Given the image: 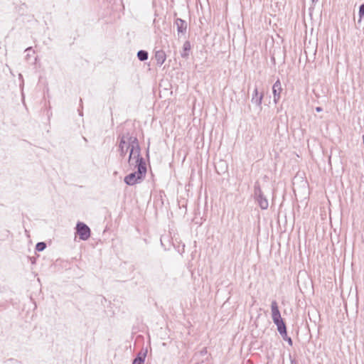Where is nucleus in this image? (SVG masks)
<instances>
[{"label": "nucleus", "mask_w": 364, "mask_h": 364, "mask_svg": "<svg viewBox=\"0 0 364 364\" xmlns=\"http://www.w3.org/2000/svg\"><path fill=\"white\" fill-rule=\"evenodd\" d=\"M128 163L132 168H136V171L127 175L124 178V183L128 186H134L141 183L146 177L147 168L145 159L141 155L137 145L132 146L131 153L129 154Z\"/></svg>", "instance_id": "obj_1"}, {"label": "nucleus", "mask_w": 364, "mask_h": 364, "mask_svg": "<svg viewBox=\"0 0 364 364\" xmlns=\"http://www.w3.org/2000/svg\"><path fill=\"white\" fill-rule=\"evenodd\" d=\"M118 151L122 159L126 156L128 150L129 151V154L131 153L132 146H134V145H137L141 150L136 136L130 134L129 132L120 134L118 136Z\"/></svg>", "instance_id": "obj_2"}, {"label": "nucleus", "mask_w": 364, "mask_h": 364, "mask_svg": "<svg viewBox=\"0 0 364 364\" xmlns=\"http://www.w3.org/2000/svg\"><path fill=\"white\" fill-rule=\"evenodd\" d=\"M272 318L274 323L277 326V331L282 337L287 336V326L283 318L281 316L278 304L276 301H272L271 304Z\"/></svg>", "instance_id": "obj_3"}, {"label": "nucleus", "mask_w": 364, "mask_h": 364, "mask_svg": "<svg viewBox=\"0 0 364 364\" xmlns=\"http://www.w3.org/2000/svg\"><path fill=\"white\" fill-rule=\"evenodd\" d=\"M254 199L262 210H267L268 208V200L264 195L258 181L255 182L254 186Z\"/></svg>", "instance_id": "obj_4"}, {"label": "nucleus", "mask_w": 364, "mask_h": 364, "mask_svg": "<svg viewBox=\"0 0 364 364\" xmlns=\"http://www.w3.org/2000/svg\"><path fill=\"white\" fill-rule=\"evenodd\" d=\"M75 230V234L79 236L81 240L86 241L90 237V228L83 222L78 221L77 223Z\"/></svg>", "instance_id": "obj_5"}, {"label": "nucleus", "mask_w": 364, "mask_h": 364, "mask_svg": "<svg viewBox=\"0 0 364 364\" xmlns=\"http://www.w3.org/2000/svg\"><path fill=\"white\" fill-rule=\"evenodd\" d=\"M282 90L280 80L278 79L272 86V92L274 95V101L277 103L280 99V94Z\"/></svg>", "instance_id": "obj_6"}, {"label": "nucleus", "mask_w": 364, "mask_h": 364, "mask_svg": "<svg viewBox=\"0 0 364 364\" xmlns=\"http://www.w3.org/2000/svg\"><path fill=\"white\" fill-rule=\"evenodd\" d=\"M175 24L177 28V31L178 34H185L187 31L188 24L187 22L182 18H177L175 21Z\"/></svg>", "instance_id": "obj_7"}, {"label": "nucleus", "mask_w": 364, "mask_h": 364, "mask_svg": "<svg viewBox=\"0 0 364 364\" xmlns=\"http://www.w3.org/2000/svg\"><path fill=\"white\" fill-rule=\"evenodd\" d=\"M263 97H264V95L262 93L259 94L257 87H255L254 89L253 93L252 95L251 102L253 104H255L256 105L259 106L261 109L262 108L261 105H262Z\"/></svg>", "instance_id": "obj_8"}, {"label": "nucleus", "mask_w": 364, "mask_h": 364, "mask_svg": "<svg viewBox=\"0 0 364 364\" xmlns=\"http://www.w3.org/2000/svg\"><path fill=\"white\" fill-rule=\"evenodd\" d=\"M146 355L147 348H142L141 350L139 352L136 357L134 358L132 364H144Z\"/></svg>", "instance_id": "obj_9"}, {"label": "nucleus", "mask_w": 364, "mask_h": 364, "mask_svg": "<svg viewBox=\"0 0 364 364\" xmlns=\"http://www.w3.org/2000/svg\"><path fill=\"white\" fill-rule=\"evenodd\" d=\"M154 51H155L154 57L156 60V64L159 66H161L166 60V54L165 51L163 50L162 49H160L158 50H156L155 49Z\"/></svg>", "instance_id": "obj_10"}, {"label": "nucleus", "mask_w": 364, "mask_h": 364, "mask_svg": "<svg viewBox=\"0 0 364 364\" xmlns=\"http://www.w3.org/2000/svg\"><path fill=\"white\" fill-rule=\"evenodd\" d=\"M191 49V45L189 41L184 42L183 45V51L181 53V55L183 58H188L189 56V51Z\"/></svg>", "instance_id": "obj_11"}, {"label": "nucleus", "mask_w": 364, "mask_h": 364, "mask_svg": "<svg viewBox=\"0 0 364 364\" xmlns=\"http://www.w3.org/2000/svg\"><path fill=\"white\" fill-rule=\"evenodd\" d=\"M305 53L306 55L307 60L310 62L311 58H313V62L314 61L316 58V48L313 50L312 48L307 47L305 48Z\"/></svg>", "instance_id": "obj_12"}, {"label": "nucleus", "mask_w": 364, "mask_h": 364, "mask_svg": "<svg viewBox=\"0 0 364 364\" xmlns=\"http://www.w3.org/2000/svg\"><path fill=\"white\" fill-rule=\"evenodd\" d=\"M136 56L140 61H145L149 58V53L145 50H140L137 52Z\"/></svg>", "instance_id": "obj_13"}, {"label": "nucleus", "mask_w": 364, "mask_h": 364, "mask_svg": "<svg viewBox=\"0 0 364 364\" xmlns=\"http://www.w3.org/2000/svg\"><path fill=\"white\" fill-rule=\"evenodd\" d=\"M47 245L45 242H39L36 245V250L38 252H42L46 248Z\"/></svg>", "instance_id": "obj_14"}, {"label": "nucleus", "mask_w": 364, "mask_h": 364, "mask_svg": "<svg viewBox=\"0 0 364 364\" xmlns=\"http://www.w3.org/2000/svg\"><path fill=\"white\" fill-rule=\"evenodd\" d=\"M358 16L360 18V21L364 18V4H362L359 6Z\"/></svg>", "instance_id": "obj_15"}, {"label": "nucleus", "mask_w": 364, "mask_h": 364, "mask_svg": "<svg viewBox=\"0 0 364 364\" xmlns=\"http://www.w3.org/2000/svg\"><path fill=\"white\" fill-rule=\"evenodd\" d=\"M316 88H317V85H312L311 92L314 95L315 98H318V93L317 92Z\"/></svg>", "instance_id": "obj_16"}, {"label": "nucleus", "mask_w": 364, "mask_h": 364, "mask_svg": "<svg viewBox=\"0 0 364 364\" xmlns=\"http://www.w3.org/2000/svg\"><path fill=\"white\" fill-rule=\"evenodd\" d=\"M282 338H283L284 341H287V342H288V343H289L290 346H292V344H293L292 340H291V338L290 337H289V336H288V335H287V336H284V337H282Z\"/></svg>", "instance_id": "obj_17"}, {"label": "nucleus", "mask_w": 364, "mask_h": 364, "mask_svg": "<svg viewBox=\"0 0 364 364\" xmlns=\"http://www.w3.org/2000/svg\"><path fill=\"white\" fill-rule=\"evenodd\" d=\"M289 358L291 364H297L296 360L294 358H292L291 355H289Z\"/></svg>", "instance_id": "obj_18"}, {"label": "nucleus", "mask_w": 364, "mask_h": 364, "mask_svg": "<svg viewBox=\"0 0 364 364\" xmlns=\"http://www.w3.org/2000/svg\"><path fill=\"white\" fill-rule=\"evenodd\" d=\"M29 259H30V261H31V264H35V263H36V258H35V257H29Z\"/></svg>", "instance_id": "obj_19"}, {"label": "nucleus", "mask_w": 364, "mask_h": 364, "mask_svg": "<svg viewBox=\"0 0 364 364\" xmlns=\"http://www.w3.org/2000/svg\"><path fill=\"white\" fill-rule=\"evenodd\" d=\"M316 73V70H314V73H308V80L309 79L310 77H313L314 75V74Z\"/></svg>", "instance_id": "obj_20"}, {"label": "nucleus", "mask_w": 364, "mask_h": 364, "mask_svg": "<svg viewBox=\"0 0 364 364\" xmlns=\"http://www.w3.org/2000/svg\"><path fill=\"white\" fill-rule=\"evenodd\" d=\"M31 50H33L32 47H28L27 48H26L25 52H29Z\"/></svg>", "instance_id": "obj_21"}, {"label": "nucleus", "mask_w": 364, "mask_h": 364, "mask_svg": "<svg viewBox=\"0 0 364 364\" xmlns=\"http://www.w3.org/2000/svg\"><path fill=\"white\" fill-rule=\"evenodd\" d=\"M314 9V8H309V15L311 17H312V10Z\"/></svg>", "instance_id": "obj_22"}, {"label": "nucleus", "mask_w": 364, "mask_h": 364, "mask_svg": "<svg viewBox=\"0 0 364 364\" xmlns=\"http://www.w3.org/2000/svg\"><path fill=\"white\" fill-rule=\"evenodd\" d=\"M25 58H26V60H28L29 58H30V54L27 53Z\"/></svg>", "instance_id": "obj_23"}, {"label": "nucleus", "mask_w": 364, "mask_h": 364, "mask_svg": "<svg viewBox=\"0 0 364 364\" xmlns=\"http://www.w3.org/2000/svg\"><path fill=\"white\" fill-rule=\"evenodd\" d=\"M315 110H316V112H318V110H319L318 107H315Z\"/></svg>", "instance_id": "obj_24"}, {"label": "nucleus", "mask_w": 364, "mask_h": 364, "mask_svg": "<svg viewBox=\"0 0 364 364\" xmlns=\"http://www.w3.org/2000/svg\"><path fill=\"white\" fill-rule=\"evenodd\" d=\"M78 112H79V114L80 116H82V112L81 110H80V109H78Z\"/></svg>", "instance_id": "obj_25"}, {"label": "nucleus", "mask_w": 364, "mask_h": 364, "mask_svg": "<svg viewBox=\"0 0 364 364\" xmlns=\"http://www.w3.org/2000/svg\"><path fill=\"white\" fill-rule=\"evenodd\" d=\"M320 216H323V210H321V209L320 208Z\"/></svg>", "instance_id": "obj_26"}, {"label": "nucleus", "mask_w": 364, "mask_h": 364, "mask_svg": "<svg viewBox=\"0 0 364 364\" xmlns=\"http://www.w3.org/2000/svg\"><path fill=\"white\" fill-rule=\"evenodd\" d=\"M146 156L149 157V149H147V151H146Z\"/></svg>", "instance_id": "obj_27"}, {"label": "nucleus", "mask_w": 364, "mask_h": 364, "mask_svg": "<svg viewBox=\"0 0 364 364\" xmlns=\"http://www.w3.org/2000/svg\"><path fill=\"white\" fill-rule=\"evenodd\" d=\"M19 78H22V75L19 74Z\"/></svg>", "instance_id": "obj_28"}, {"label": "nucleus", "mask_w": 364, "mask_h": 364, "mask_svg": "<svg viewBox=\"0 0 364 364\" xmlns=\"http://www.w3.org/2000/svg\"><path fill=\"white\" fill-rule=\"evenodd\" d=\"M318 0H312L313 3H315L316 1H317Z\"/></svg>", "instance_id": "obj_29"}, {"label": "nucleus", "mask_w": 364, "mask_h": 364, "mask_svg": "<svg viewBox=\"0 0 364 364\" xmlns=\"http://www.w3.org/2000/svg\"><path fill=\"white\" fill-rule=\"evenodd\" d=\"M319 111H320V112L322 111V108L321 107H320Z\"/></svg>", "instance_id": "obj_30"}]
</instances>
